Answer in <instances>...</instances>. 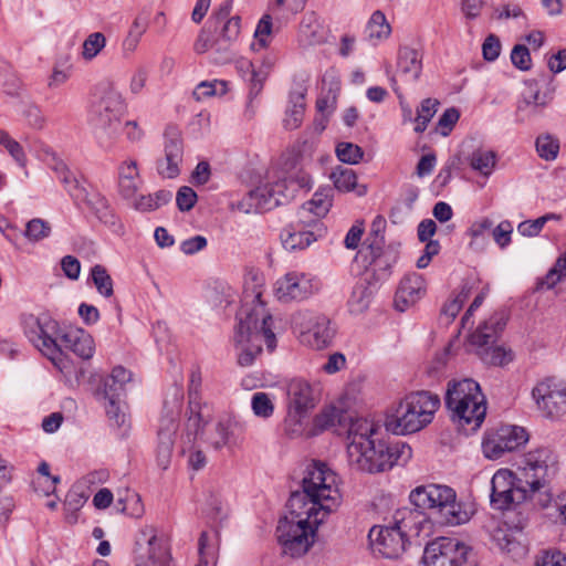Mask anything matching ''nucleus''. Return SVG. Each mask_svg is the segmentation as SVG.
<instances>
[{
  "label": "nucleus",
  "instance_id": "nucleus-1",
  "mask_svg": "<svg viewBox=\"0 0 566 566\" xmlns=\"http://www.w3.org/2000/svg\"><path fill=\"white\" fill-rule=\"evenodd\" d=\"M340 500L337 474L319 461L308 465L302 491L291 494L289 515L281 518L276 527L284 554L291 557L304 555L313 544L315 530L340 504Z\"/></svg>",
  "mask_w": 566,
  "mask_h": 566
},
{
  "label": "nucleus",
  "instance_id": "nucleus-2",
  "mask_svg": "<svg viewBox=\"0 0 566 566\" xmlns=\"http://www.w3.org/2000/svg\"><path fill=\"white\" fill-rule=\"evenodd\" d=\"M348 440L349 463L368 473L384 472L394 465H403L412 457V450L407 443H391L380 439L377 426L368 419L360 418L350 423Z\"/></svg>",
  "mask_w": 566,
  "mask_h": 566
},
{
  "label": "nucleus",
  "instance_id": "nucleus-3",
  "mask_svg": "<svg viewBox=\"0 0 566 566\" xmlns=\"http://www.w3.org/2000/svg\"><path fill=\"white\" fill-rule=\"evenodd\" d=\"M125 109V98L112 82L95 85L90 102L88 124L101 147L108 149L117 140Z\"/></svg>",
  "mask_w": 566,
  "mask_h": 566
},
{
  "label": "nucleus",
  "instance_id": "nucleus-4",
  "mask_svg": "<svg viewBox=\"0 0 566 566\" xmlns=\"http://www.w3.org/2000/svg\"><path fill=\"white\" fill-rule=\"evenodd\" d=\"M237 318L233 348L238 364L249 367L261 354L263 343L270 352L276 347V337L272 329L273 318L262 306L254 313L239 312Z\"/></svg>",
  "mask_w": 566,
  "mask_h": 566
},
{
  "label": "nucleus",
  "instance_id": "nucleus-5",
  "mask_svg": "<svg viewBox=\"0 0 566 566\" xmlns=\"http://www.w3.org/2000/svg\"><path fill=\"white\" fill-rule=\"evenodd\" d=\"M446 407L451 419L467 431L478 430L486 415V401L480 385L470 378L448 382Z\"/></svg>",
  "mask_w": 566,
  "mask_h": 566
},
{
  "label": "nucleus",
  "instance_id": "nucleus-6",
  "mask_svg": "<svg viewBox=\"0 0 566 566\" xmlns=\"http://www.w3.org/2000/svg\"><path fill=\"white\" fill-rule=\"evenodd\" d=\"M410 502L420 510H429L447 525H461L470 521L473 510L457 500L455 491L441 484L417 486L410 492Z\"/></svg>",
  "mask_w": 566,
  "mask_h": 566
},
{
  "label": "nucleus",
  "instance_id": "nucleus-7",
  "mask_svg": "<svg viewBox=\"0 0 566 566\" xmlns=\"http://www.w3.org/2000/svg\"><path fill=\"white\" fill-rule=\"evenodd\" d=\"M439 406L438 395L424 390L410 392L387 415L386 428L395 434L420 431L432 421Z\"/></svg>",
  "mask_w": 566,
  "mask_h": 566
},
{
  "label": "nucleus",
  "instance_id": "nucleus-8",
  "mask_svg": "<svg viewBox=\"0 0 566 566\" xmlns=\"http://www.w3.org/2000/svg\"><path fill=\"white\" fill-rule=\"evenodd\" d=\"M286 417L284 430L291 437L302 436L307 427L310 412L319 401V385L304 378H293L285 387Z\"/></svg>",
  "mask_w": 566,
  "mask_h": 566
},
{
  "label": "nucleus",
  "instance_id": "nucleus-9",
  "mask_svg": "<svg viewBox=\"0 0 566 566\" xmlns=\"http://www.w3.org/2000/svg\"><path fill=\"white\" fill-rule=\"evenodd\" d=\"M21 325L30 343L46 356L64 375L71 374L69 360L57 344L59 323L46 314H23Z\"/></svg>",
  "mask_w": 566,
  "mask_h": 566
},
{
  "label": "nucleus",
  "instance_id": "nucleus-10",
  "mask_svg": "<svg viewBox=\"0 0 566 566\" xmlns=\"http://www.w3.org/2000/svg\"><path fill=\"white\" fill-rule=\"evenodd\" d=\"M416 512H399L395 523L388 526H374L368 538L375 555L385 558H397L406 548V533L410 531L409 521L418 516Z\"/></svg>",
  "mask_w": 566,
  "mask_h": 566
},
{
  "label": "nucleus",
  "instance_id": "nucleus-11",
  "mask_svg": "<svg viewBox=\"0 0 566 566\" xmlns=\"http://www.w3.org/2000/svg\"><path fill=\"white\" fill-rule=\"evenodd\" d=\"M291 326L302 344L313 349L328 347L335 336L331 319L322 313L301 310L291 316Z\"/></svg>",
  "mask_w": 566,
  "mask_h": 566
},
{
  "label": "nucleus",
  "instance_id": "nucleus-12",
  "mask_svg": "<svg viewBox=\"0 0 566 566\" xmlns=\"http://www.w3.org/2000/svg\"><path fill=\"white\" fill-rule=\"evenodd\" d=\"M426 566H478L472 548L453 537H440L424 548Z\"/></svg>",
  "mask_w": 566,
  "mask_h": 566
},
{
  "label": "nucleus",
  "instance_id": "nucleus-13",
  "mask_svg": "<svg viewBox=\"0 0 566 566\" xmlns=\"http://www.w3.org/2000/svg\"><path fill=\"white\" fill-rule=\"evenodd\" d=\"M294 197V189L284 179L265 182L250 190L238 203V210L244 213L269 211L289 202Z\"/></svg>",
  "mask_w": 566,
  "mask_h": 566
},
{
  "label": "nucleus",
  "instance_id": "nucleus-14",
  "mask_svg": "<svg viewBox=\"0 0 566 566\" xmlns=\"http://www.w3.org/2000/svg\"><path fill=\"white\" fill-rule=\"evenodd\" d=\"M518 480L536 492L548 480L549 470L555 465V457L547 448H538L518 457L514 463Z\"/></svg>",
  "mask_w": 566,
  "mask_h": 566
},
{
  "label": "nucleus",
  "instance_id": "nucleus-15",
  "mask_svg": "<svg viewBox=\"0 0 566 566\" xmlns=\"http://www.w3.org/2000/svg\"><path fill=\"white\" fill-rule=\"evenodd\" d=\"M530 439L525 428L515 424H502L484 433L482 453L489 460H499L509 452L524 447Z\"/></svg>",
  "mask_w": 566,
  "mask_h": 566
},
{
  "label": "nucleus",
  "instance_id": "nucleus-16",
  "mask_svg": "<svg viewBox=\"0 0 566 566\" xmlns=\"http://www.w3.org/2000/svg\"><path fill=\"white\" fill-rule=\"evenodd\" d=\"M321 281L310 273L290 271L276 280L274 295L282 303L301 302L315 295Z\"/></svg>",
  "mask_w": 566,
  "mask_h": 566
},
{
  "label": "nucleus",
  "instance_id": "nucleus-17",
  "mask_svg": "<svg viewBox=\"0 0 566 566\" xmlns=\"http://www.w3.org/2000/svg\"><path fill=\"white\" fill-rule=\"evenodd\" d=\"M532 398L543 417L559 419L566 416V384L544 379L533 388Z\"/></svg>",
  "mask_w": 566,
  "mask_h": 566
},
{
  "label": "nucleus",
  "instance_id": "nucleus-18",
  "mask_svg": "<svg viewBox=\"0 0 566 566\" xmlns=\"http://www.w3.org/2000/svg\"><path fill=\"white\" fill-rule=\"evenodd\" d=\"M135 545L136 566H169L170 553L154 526L142 527Z\"/></svg>",
  "mask_w": 566,
  "mask_h": 566
},
{
  "label": "nucleus",
  "instance_id": "nucleus-19",
  "mask_svg": "<svg viewBox=\"0 0 566 566\" xmlns=\"http://www.w3.org/2000/svg\"><path fill=\"white\" fill-rule=\"evenodd\" d=\"M515 474L509 469H499L491 479L490 503L494 510H511L526 497V491L516 485Z\"/></svg>",
  "mask_w": 566,
  "mask_h": 566
},
{
  "label": "nucleus",
  "instance_id": "nucleus-20",
  "mask_svg": "<svg viewBox=\"0 0 566 566\" xmlns=\"http://www.w3.org/2000/svg\"><path fill=\"white\" fill-rule=\"evenodd\" d=\"M201 375L199 371H192L188 387L189 406L188 418L186 421V431L188 441L195 439L203 429V427L211 420V408L201 401L200 389Z\"/></svg>",
  "mask_w": 566,
  "mask_h": 566
},
{
  "label": "nucleus",
  "instance_id": "nucleus-21",
  "mask_svg": "<svg viewBox=\"0 0 566 566\" xmlns=\"http://www.w3.org/2000/svg\"><path fill=\"white\" fill-rule=\"evenodd\" d=\"M165 157L157 163V171L164 178H176L180 174L184 158V144L179 132L169 128L165 133Z\"/></svg>",
  "mask_w": 566,
  "mask_h": 566
},
{
  "label": "nucleus",
  "instance_id": "nucleus-22",
  "mask_svg": "<svg viewBox=\"0 0 566 566\" xmlns=\"http://www.w3.org/2000/svg\"><path fill=\"white\" fill-rule=\"evenodd\" d=\"M321 228H310L306 222L298 220L286 226L281 234V241L285 250L296 251L308 248L317 240V232Z\"/></svg>",
  "mask_w": 566,
  "mask_h": 566
},
{
  "label": "nucleus",
  "instance_id": "nucleus-23",
  "mask_svg": "<svg viewBox=\"0 0 566 566\" xmlns=\"http://www.w3.org/2000/svg\"><path fill=\"white\" fill-rule=\"evenodd\" d=\"M426 293V282L422 275L410 273L402 277L395 295V307L405 312L415 305Z\"/></svg>",
  "mask_w": 566,
  "mask_h": 566
},
{
  "label": "nucleus",
  "instance_id": "nucleus-24",
  "mask_svg": "<svg viewBox=\"0 0 566 566\" xmlns=\"http://www.w3.org/2000/svg\"><path fill=\"white\" fill-rule=\"evenodd\" d=\"M332 207V189L319 188L312 199L305 202L298 210V217L310 228H321L319 219L325 217Z\"/></svg>",
  "mask_w": 566,
  "mask_h": 566
},
{
  "label": "nucleus",
  "instance_id": "nucleus-25",
  "mask_svg": "<svg viewBox=\"0 0 566 566\" xmlns=\"http://www.w3.org/2000/svg\"><path fill=\"white\" fill-rule=\"evenodd\" d=\"M264 275L254 269H250L244 274L243 280V306L240 312L248 311L254 313L259 307H264L262 295L264 292ZM266 313V311H264Z\"/></svg>",
  "mask_w": 566,
  "mask_h": 566
},
{
  "label": "nucleus",
  "instance_id": "nucleus-26",
  "mask_svg": "<svg viewBox=\"0 0 566 566\" xmlns=\"http://www.w3.org/2000/svg\"><path fill=\"white\" fill-rule=\"evenodd\" d=\"M506 325L503 313H494L470 336V343L481 349L494 344Z\"/></svg>",
  "mask_w": 566,
  "mask_h": 566
},
{
  "label": "nucleus",
  "instance_id": "nucleus-27",
  "mask_svg": "<svg viewBox=\"0 0 566 566\" xmlns=\"http://www.w3.org/2000/svg\"><path fill=\"white\" fill-rule=\"evenodd\" d=\"M297 41L303 48L318 45L326 41L325 28L315 12H307L303 15Z\"/></svg>",
  "mask_w": 566,
  "mask_h": 566
},
{
  "label": "nucleus",
  "instance_id": "nucleus-28",
  "mask_svg": "<svg viewBox=\"0 0 566 566\" xmlns=\"http://www.w3.org/2000/svg\"><path fill=\"white\" fill-rule=\"evenodd\" d=\"M77 201L84 202L96 218L105 226L116 230L120 223L109 207L107 199L97 191L84 190L83 197Z\"/></svg>",
  "mask_w": 566,
  "mask_h": 566
},
{
  "label": "nucleus",
  "instance_id": "nucleus-29",
  "mask_svg": "<svg viewBox=\"0 0 566 566\" xmlns=\"http://www.w3.org/2000/svg\"><path fill=\"white\" fill-rule=\"evenodd\" d=\"M397 70L408 80L416 82L422 72V53L411 46H400L398 50Z\"/></svg>",
  "mask_w": 566,
  "mask_h": 566
},
{
  "label": "nucleus",
  "instance_id": "nucleus-30",
  "mask_svg": "<svg viewBox=\"0 0 566 566\" xmlns=\"http://www.w3.org/2000/svg\"><path fill=\"white\" fill-rule=\"evenodd\" d=\"M140 185L142 179L137 161L133 159L123 161L118 167V189L120 195L125 199H133Z\"/></svg>",
  "mask_w": 566,
  "mask_h": 566
},
{
  "label": "nucleus",
  "instance_id": "nucleus-31",
  "mask_svg": "<svg viewBox=\"0 0 566 566\" xmlns=\"http://www.w3.org/2000/svg\"><path fill=\"white\" fill-rule=\"evenodd\" d=\"M64 346L82 359H91L95 352L93 337L84 329H71L61 337Z\"/></svg>",
  "mask_w": 566,
  "mask_h": 566
},
{
  "label": "nucleus",
  "instance_id": "nucleus-32",
  "mask_svg": "<svg viewBox=\"0 0 566 566\" xmlns=\"http://www.w3.org/2000/svg\"><path fill=\"white\" fill-rule=\"evenodd\" d=\"M376 290V283H371L369 277L360 279L355 284L348 300L349 312L355 315L364 313L369 307Z\"/></svg>",
  "mask_w": 566,
  "mask_h": 566
},
{
  "label": "nucleus",
  "instance_id": "nucleus-33",
  "mask_svg": "<svg viewBox=\"0 0 566 566\" xmlns=\"http://www.w3.org/2000/svg\"><path fill=\"white\" fill-rule=\"evenodd\" d=\"M334 187L340 192L354 191L358 197H363L367 193L368 188L366 185L357 182L356 172L346 167L337 166L331 174Z\"/></svg>",
  "mask_w": 566,
  "mask_h": 566
},
{
  "label": "nucleus",
  "instance_id": "nucleus-34",
  "mask_svg": "<svg viewBox=\"0 0 566 566\" xmlns=\"http://www.w3.org/2000/svg\"><path fill=\"white\" fill-rule=\"evenodd\" d=\"M369 249L373 258L369 263V269L366 272V276L368 277L369 273H371L376 281L386 280L390 274L392 264L396 262V254L392 251H382L379 248L375 250L373 245H370Z\"/></svg>",
  "mask_w": 566,
  "mask_h": 566
},
{
  "label": "nucleus",
  "instance_id": "nucleus-35",
  "mask_svg": "<svg viewBox=\"0 0 566 566\" xmlns=\"http://www.w3.org/2000/svg\"><path fill=\"white\" fill-rule=\"evenodd\" d=\"M390 34L391 27L384 12L380 10L373 12L365 27L366 40L373 45H378L380 42L387 40Z\"/></svg>",
  "mask_w": 566,
  "mask_h": 566
},
{
  "label": "nucleus",
  "instance_id": "nucleus-36",
  "mask_svg": "<svg viewBox=\"0 0 566 566\" xmlns=\"http://www.w3.org/2000/svg\"><path fill=\"white\" fill-rule=\"evenodd\" d=\"M132 379V373L122 366L113 368L109 376L103 381L104 398H120L125 392V385Z\"/></svg>",
  "mask_w": 566,
  "mask_h": 566
},
{
  "label": "nucleus",
  "instance_id": "nucleus-37",
  "mask_svg": "<svg viewBox=\"0 0 566 566\" xmlns=\"http://www.w3.org/2000/svg\"><path fill=\"white\" fill-rule=\"evenodd\" d=\"M237 67L242 77L250 83V99L258 96L263 88V84L268 77V70H255L251 61L241 59L237 62Z\"/></svg>",
  "mask_w": 566,
  "mask_h": 566
},
{
  "label": "nucleus",
  "instance_id": "nucleus-38",
  "mask_svg": "<svg viewBox=\"0 0 566 566\" xmlns=\"http://www.w3.org/2000/svg\"><path fill=\"white\" fill-rule=\"evenodd\" d=\"M206 441L214 449L230 448L238 443L230 421H218L207 433Z\"/></svg>",
  "mask_w": 566,
  "mask_h": 566
},
{
  "label": "nucleus",
  "instance_id": "nucleus-39",
  "mask_svg": "<svg viewBox=\"0 0 566 566\" xmlns=\"http://www.w3.org/2000/svg\"><path fill=\"white\" fill-rule=\"evenodd\" d=\"M305 113V93L303 91L291 92L290 105L283 120L284 127L294 130L302 125Z\"/></svg>",
  "mask_w": 566,
  "mask_h": 566
},
{
  "label": "nucleus",
  "instance_id": "nucleus-40",
  "mask_svg": "<svg viewBox=\"0 0 566 566\" xmlns=\"http://www.w3.org/2000/svg\"><path fill=\"white\" fill-rule=\"evenodd\" d=\"M496 165V155L490 149H476L470 157V166L473 170L489 177Z\"/></svg>",
  "mask_w": 566,
  "mask_h": 566
},
{
  "label": "nucleus",
  "instance_id": "nucleus-41",
  "mask_svg": "<svg viewBox=\"0 0 566 566\" xmlns=\"http://www.w3.org/2000/svg\"><path fill=\"white\" fill-rule=\"evenodd\" d=\"M134 208L139 211H153L168 203L171 199V192L168 190H158L155 193L143 195L134 198Z\"/></svg>",
  "mask_w": 566,
  "mask_h": 566
},
{
  "label": "nucleus",
  "instance_id": "nucleus-42",
  "mask_svg": "<svg viewBox=\"0 0 566 566\" xmlns=\"http://www.w3.org/2000/svg\"><path fill=\"white\" fill-rule=\"evenodd\" d=\"M272 14V12L265 13L259 20L254 31V41L251 44L253 51H260L270 44L273 29Z\"/></svg>",
  "mask_w": 566,
  "mask_h": 566
},
{
  "label": "nucleus",
  "instance_id": "nucleus-43",
  "mask_svg": "<svg viewBox=\"0 0 566 566\" xmlns=\"http://www.w3.org/2000/svg\"><path fill=\"white\" fill-rule=\"evenodd\" d=\"M439 102L434 98H426L417 108V116L415 117V132L418 134L423 133L432 117L438 111Z\"/></svg>",
  "mask_w": 566,
  "mask_h": 566
},
{
  "label": "nucleus",
  "instance_id": "nucleus-44",
  "mask_svg": "<svg viewBox=\"0 0 566 566\" xmlns=\"http://www.w3.org/2000/svg\"><path fill=\"white\" fill-rule=\"evenodd\" d=\"M234 56L235 52L233 50V43L220 39L216 35L213 43L211 44V62L217 65H223L230 63Z\"/></svg>",
  "mask_w": 566,
  "mask_h": 566
},
{
  "label": "nucleus",
  "instance_id": "nucleus-45",
  "mask_svg": "<svg viewBox=\"0 0 566 566\" xmlns=\"http://www.w3.org/2000/svg\"><path fill=\"white\" fill-rule=\"evenodd\" d=\"M57 178L64 185L66 191L73 197L74 200H78L83 197L85 188L80 185L75 176L67 169L63 163H59L55 166Z\"/></svg>",
  "mask_w": 566,
  "mask_h": 566
},
{
  "label": "nucleus",
  "instance_id": "nucleus-46",
  "mask_svg": "<svg viewBox=\"0 0 566 566\" xmlns=\"http://www.w3.org/2000/svg\"><path fill=\"white\" fill-rule=\"evenodd\" d=\"M91 279L98 294L111 297L114 294L113 279L105 266L96 264L91 269Z\"/></svg>",
  "mask_w": 566,
  "mask_h": 566
},
{
  "label": "nucleus",
  "instance_id": "nucleus-47",
  "mask_svg": "<svg viewBox=\"0 0 566 566\" xmlns=\"http://www.w3.org/2000/svg\"><path fill=\"white\" fill-rule=\"evenodd\" d=\"M228 92V83L221 80L200 82L195 91L193 97L197 101H203L212 96H223Z\"/></svg>",
  "mask_w": 566,
  "mask_h": 566
},
{
  "label": "nucleus",
  "instance_id": "nucleus-48",
  "mask_svg": "<svg viewBox=\"0 0 566 566\" xmlns=\"http://www.w3.org/2000/svg\"><path fill=\"white\" fill-rule=\"evenodd\" d=\"M51 224L41 218H33L27 222L23 232L24 238L31 242L36 243L51 235Z\"/></svg>",
  "mask_w": 566,
  "mask_h": 566
},
{
  "label": "nucleus",
  "instance_id": "nucleus-49",
  "mask_svg": "<svg viewBox=\"0 0 566 566\" xmlns=\"http://www.w3.org/2000/svg\"><path fill=\"white\" fill-rule=\"evenodd\" d=\"M273 398L263 391L254 392L251 397V409L258 418L269 419L274 413Z\"/></svg>",
  "mask_w": 566,
  "mask_h": 566
},
{
  "label": "nucleus",
  "instance_id": "nucleus-50",
  "mask_svg": "<svg viewBox=\"0 0 566 566\" xmlns=\"http://www.w3.org/2000/svg\"><path fill=\"white\" fill-rule=\"evenodd\" d=\"M480 356L485 364L493 366H505L513 360L512 350L501 346H488L481 349Z\"/></svg>",
  "mask_w": 566,
  "mask_h": 566
},
{
  "label": "nucleus",
  "instance_id": "nucleus-51",
  "mask_svg": "<svg viewBox=\"0 0 566 566\" xmlns=\"http://www.w3.org/2000/svg\"><path fill=\"white\" fill-rule=\"evenodd\" d=\"M241 30V19L233 15L230 19L214 23V34L228 42L234 43L239 38Z\"/></svg>",
  "mask_w": 566,
  "mask_h": 566
},
{
  "label": "nucleus",
  "instance_id": "nucleus-52",
  "mask_svg": "<svg viewBox=\"0 0 566 566\" xmlns=\"http://www.w3.org/2000/svg\"><path fill=\"white\" fill-rule=\"evenodd\" d=\"M535 146L538 156L547 161L556 159L559 151L558 139L551 135L538 136Z\"/></svg>",
  "mask_w": 566,
  "mask_h": 566
},
{
  "label": "nucleus",
  "instance_id": "nucleus-53",
  "mask_svg": "<svg viewBox=\"0 0 566 566\" xmlns=\"http://www.w3.org/2000/svg\"><path fill=\"white\" fill-rule=\"evenodd\" d=\"M106 415L115 426L124 427L127 423L126 405L122 402L120 398H105Z\"/></svg>",
  "mask_w": 566,
  "mask_h": 566
},
{
  "label": "nucleus",
  "instance_id": "nucleus-54",
  "mask_svg": "<svg viewBox=\"0 0 566 566\" xmlns=\"http://www.w3.org/2000/svg\"><path fill=\"white\" fill-rule=\"evenodd\" d=\"M306 2L307 0H271L269 11L276 17H283L285 13L295 15L305 8Z\"/></svg>",
  "mask_w": 566,
  "mask_h": 566
},
{
  "label": "nucleus",
  "instance_id": "nucleus-55",
  "mask_svg": "<svg viewBox=\"0 0 566 566\" xmlns=\"http://www.w3.org/2000/svg\"><path fill=\"white\" fill-rule=\"evenodd\" d=\"M106 38L102 32L91 33L83 42V59L91 61L105 48Z\"/></svg>",
  "mask_w": 566,
  "mask_h": 566
},
{
  "label": "nucleus",
  "instance_id": "nucleus-56",
  "mask_svg": "<svg viewBox=\"0 0 566 566\" xmlns=\"http://www.w3.org/2000/svg\"><path fill=\"white\" fill-rule=\"evenodd\" d=\"M0 145L6 148L10 156L21 167H24L27 157L22 146L10 134L0 128Z\"/></svg>",
  "mask_w": 566,
  "mask_h": 566
},
{
  "label": "nucleus",
  "instance_id": "nucleus-57",
  "mask_svg": "<svg viewBox=\"0 0 566 566\" xmlns=\"http://www.w3.org/2000/svg\"><path fill=\"white\" fill-rule=\"evenodd\" d=\"M336 155L342 163L355 165L363 159L364 151L356 144L343 142L336 146Z\"/></svg>",
  "mask_w": 566,
  "mask_h": 566
},
{
  "label": "nucleus",
  "instance_id": "nucleus-58",
  "mask_svg": "<svg viewBox=\"0 0 566 566\" xmlns=\"http://www.w3.org/2000/svg\"><path fill=\"white\" fill-rule=\"evenodd\" d=\"M513 230V223L510 220H503L496 227L493 226L491 234L500 249L504 250L511 244Z\"/></svg>",
  "mask_w": 566,
  "mask_h": 566
},
{
  "label": "nucleus",
  "instance_id": "nucleus-59",
  "mask_svg": "<svg viewBox=\"0 0 566 566\" xmlns=\"http://www.w3.org/2000/svg\"><path fill=\"white\" fill-rule=\"evenodd\" d=\"M175 439L169 437H158V443L156 449V460L158 467L166 470L171 461Z\"/></svg>",
  "mask_w": 566,
  "mask_h": 566
},
{
  "label": "nucleus",
  "instance_id": "nucleus-60",
  "mask_svg": "<svg viewBox=\"0 0 566 566\" xmlns=\"http://www.w3.org/2000/svg\"><path fill=\"white\" fill-rule=\"evenodd\" d=\"M178 417L179 413H174V411L170 410H164V413L161 415L159 420L157 436L163 438L169 437L171 439H175V434L178 428Z\"/></svg>",
  "mask_w": 566,
  "mask_h": 566
},
{
  "label": "nucleus",
  "instance_id": "nucleus-61",
  "mask_svg": "<svg viewBox=\"0 0 566 566\" xmlns=\"http://www.w3.org/2000/svg\"><path fill=\"white\" fill-rule=\"evenodd\" d=\"M468 297L469 290L463 289L454 298L443 305L441 315L446 318L447 323H450L455 318Z\"/></svg>",
  "mask_w": 566,
  "mask_h": 566
},
{
  "label": "nucleus",
  "instance_id": "nucleus-62",
  "mask_svg": "<svg viewBox=\"0 0 566 566\" xmlns=\"http://www.w3.org/2000/svg\"><path fill=\"white\" fill-rule=\"evenodd\" d=\"M494 223L488 217H482L471 223V226L467 230L468 237L471 238V245L473 242L478 241L480 238H483L485 233L492 232Z\"/></svg>",
  "mask_w": 566,
  "mask_h": 566
},
{
  "label": "nucleus",
  "instance_id": "nucleus-63",
  "mask_svg": "<svg viewBox=\"0 0 566 566\" xmlns=\"http://www.w3.org/2000/svg\"><path fill=\"white\" fill-rule=\"evenodd\" d=\"M564 277H566V252L557 259L554 268L548 271L543 283L548 289H552Z\"/></svg>",
  "mask_w": 566,
  "mask_h": 566
},
{
  "label": "nucleus",
  "instance_id": "nucleus-64",
  "mask_svg": "<svg viewBox=\"0 0 566 566\" xmlns=\"http://www.w3.org/2000/svg\"><path fill=\"white\" fill-rule=\"evenodd\" d=\"M513 65L521 71H528L532 66V59L528 49L525 45L517 44L511 52Z\"/></svg>",
  "mask_w": 566,
  "mask_h": 566
}]
</instances>
